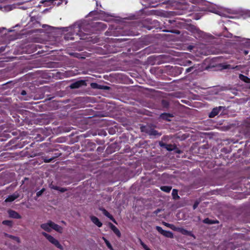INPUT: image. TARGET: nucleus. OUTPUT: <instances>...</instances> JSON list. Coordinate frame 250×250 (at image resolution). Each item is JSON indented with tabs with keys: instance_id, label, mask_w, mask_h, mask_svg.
<instances>
[{
	"instance_id": "obj_38",
	"label": "nucleus",
	"mask_w": 250,
	"mask_h": 250,
	"mask_svg": "<svg viewBox=\"0 0 250 250\" xmlns=\"http://www.w3.org/2000/svg\"><path fill=\"white\" fill-rule=\"evenodd\" d=\"M94 84H96L95 83H92V85L93 86V85Z\"/></svg>"
},
{
	"instance_id": "obj_33",
	"label": "nucleus",
	"mask_w": 250,
	"mask_h": 250,
	"mask_svg": "<svg viewBox=\"0 0 250 250\" xmlns=\"http://www.w3.org/2000/svg\"><path fill=\"white\" fill-rule=\"evenodd\" d=\"M244 53L245 55H247L249 53V52L248 51H244Z\"/></svg>"
},
{
	"instance_id": "obj_32",
	"label": "nucleus",
	"mask_w": 250,
	"mask_h": 250,
	"mask_svg": "<svg viewBox=\"0 0 250 250\" xmlns=\"http://www.w3.org/2000/svg\"><path fill=\"white\" fill-rule=\"evenodd\" d=\"M21 94L22 95H25V94H26V92H25V91L23 90V91H22V92H21Z\"/></svg>"
},
{
	"instance_id": "obj_29",
	"label": "nucleus",
	"mask_w": 250,
	"mask_h": 250,
	"mask_svg": "<svg viewBox=\"0 0 250 250\" xmlns=\"http://www.w3.org/2000/svg\"><path fill=\"white\" fill-rule=\"evenodd\" d=\"M192 69V67H189L186 69V72H189Z\"/></svg>"
},
{
	"instance_id": "obj_17",
	"label": "nucleus",
	"mask_w": 250,
	"mask_h": 250,
	"mask_svg": "<svg viewBox=\"0 0 250 250\" xmlns=\"http://www.w3.org/2000/svg\"><path fill=\"white\" fill-rule=\"evenodd\" d=\"M204 223L206 224H214L215 222L208 218H207L204 220L203 221Z\"/></svg>"
},
{
	"instance_id": "obj_20",
	"label": "nucleus",
	"mask_w": 250,
	"mask_h": 250,
	"mask_svg": "<svg viewBox=\"0 0 250 250\" xmlns=\"http://www.w3.org/2000/svg\"><path fill=\"white\" fill-rule=\"evenodd\" d=\"M141 245L145 250H151L144 243L141 242Z\"/></svg>"
},
{
	"instance_id": "obj_10",
	"label": "nucleus",
	"mask_w": 250,
	"mask_h": 250,
	"mask_svg": "<svg viewBox=\"0 0 250 250\" xmlns=\"http://www.w3.org/2000/svg\"><path fill=\"white\" fill-rule=\"evenodd\" d=\"M178 232L181 233L183 234L184 235H191V232L184 229L183 228H179V229L178 230Z\"/></svg>"
},
{
	"instance_id": "obj_18",
	"label": "nucleus",
	"mask_w": 250,
	"mask_h": 250,
	"mask_svg": "<svg viewBox=\"0 0 250 250\" xmlns=\"http://www.w3.org/2000/svg\"><path fill=\"white\" fill-rule=\"evenodd\" d=\"M6 236H7L8 237L15 240V241H16L17 242L19 243L20 242V239L18 237H15V236H12V235H8V234H6Z\"/></svg>"
},
{
	"instance_id": "obj_36",
	"label": "nucleus",
	"mask_w": 250,
	"mask_h": 250,
	"mask_svg": "<svg viewBox=\"0 0 250 250\" xmlns=\"http://www.w3.org/2000/svg\"><path fill=\"white\" fill-rule=\"evenodd\" d=\"M104 20L106 21H108V20L107 19H104Z\"/></svg>"
},
{
	"instance_id": "obj_11",
	"label": "nucleus",
	"mask_w": 250,
	"mask_h": 250,
	"mask_svg": "<svg viewBox=\"0 0 250 250\" xmlns=\"http://www.w3.org/2000/svg\"><path fill=\"white\" fill-rule=\"evenodd\" d=\"M163 235L168 238H172L173 237V233L169 231L165 230Z\"/></svg>"
},
{
	"instance_id": "obj_12",
	"label": "nucleus",
	"mask_w": 250,
	"mask_h": 250,
	"mask_svg": "<svg viewBox=\"0 0 250 250\" xmlns=\"http://www.w3.org/2000/svg\"><path fill=\"white\" fill-rule=\"evenodd\" d=\"M104 214L108 218H109L110 220H111L114 222H115V220L113 218L112 216L106 210L104 209L103 211Z\"/></svg>"
},
{
	"instance_id": "obj_26",
	"label": "nucleus",
	"mask_w": 250,
	"mask_h": 250,
	"mask_svg": "<svg viewBox=\"0 0 250 250\" xmlns=\"http://www.w3.org/2000/svg\"><path fill=\"white\" fill-rule=\"evenodd\" d=\"M163 224L166 226V227H168V228H170V226L171 225V224H168V223H166V222H163Z\"/></svg>"
},
{
	"instance_id": "obj_37",
	"label": "nucleus",
	"mask_w": 250,
	"mask_h": 250,
	"mask_svg": "<svg viewBox=\"0 0 250 250\" xmlns=\"http://www.w3.org/2000/svg\"><path fill=\"white\" fill-rule=\"evenodd\" d=\"M164 116H165V115H162V117L164 118Z\"/></svg>"
},
{
	"instance_id": "obj_7",
	"label": "nucleus",
	"mask_w": 250,
	"mask_h": 250,
	"mask_svg": "<svg viewBox=\"0 0 250 250\" xmlns=\"http://www.w3.org/2000/svg\"><path fill=\"white\" fill-rule=\"evenodd\" d=\"M208 11H210L211 12L217 14L218 15H219L221 16H225V15L221 12H220L218 9H216L214 7H208Z\"/></svg>"
},
{
	"instance_id": "obj_3",
	"label": "nucleus",
	"mask_w": 250,
	"mask_h": 250,
	"mask_svg": "<svg viewBox=\"0 0 250 250\" xmlns=\"http://www.w3.org/2000/svg\"><path fill=\"white\" fill-rule=\"evenodd\" d=\"M19 193L15 192L12 195L8 196V197L5 200V202H11L19 197Z\"/></svg>"
},
{
	"instance_id": "obj_2",
	"label": "nucleus",
	"mask_w": 250,
	"mask_h": 250,
	"mask_svg": "<svg viewBox=\"0 0 250 250\" xmlns=\"http://www.w3.org/2000/svg\"><path fill=\"white\" fill-rule=\"evenodd\" d=\"M52 224H53V222L48 221V222H47L46 223L42 224L41 225V227L43 230H44L47 232H50L52 230Z\"/></svg>"
},
{
	"instance_id": "obj_9",
	"label": "nucleus",
	"mask_w": 250,
	"mask_h": 250,
	"mask_svg": "<svg viewBox=\"0 0 250 250\" xmlns=\"http://www.w3.org/2000/svg\"><path fill=\"white\" fill-rule=\"evenodd\" d=\"M111 229L118 237L121 236V233L120 230L115 226L112 225L111 226Z\"/></svg>"
},
{
	"instance_id": "obj_34",
	"label": "nucleus",
	"mask_w": 250,
	"mask_h": 250,
	"mask_svg": "<svg viewBox=\"0 0 250 250\" xmlns=\"http://www.w3.org/2000/svg\"><path fill=\"white\" fill-rule=\"evenodd\" d=\"M197 206V204H195L194 206H193V208L195 209L196 207Z\"/></svg>"
},
{
	"instance_id": "obj_14",
	"label": "nucleus",
	"mask_w": 250,
	"mask_h": 250,
	"mask_svg": "<svg viewBox=\"0 0 250 250\" xmlns=\"http://www.w3.org/2000/svg\"><path fill=\"white\" fill-rule=\"evenodd\" d=\"M161 189L166 192H169L171 189V187L169 186H162Z\"/></svg>"
},
{
	"instance_id": "obj_8",
	"label": "nucleus",
	"mask_w": 250,
	"mask_h": 250,
	"mask_svg": "<svg viewBox=\"0 0 250 250\" xmlns=\"http://www.w3.org/2000/svg\"><path fill=\"white\" fill-rule=\"evenodd\" d=\"M54 229L59 233H62L63 229L62 227L53 222L52 229Z\"/></svg>"
},
{
	"instance_id": "obj_6",
	"label": "nucleus",
	"mask_w": 250,
	"mask_h": 250,
	"mask_svg": "<svg viewBox=\"0 0 250 250\" xmlns=\"http://www.w3.org/2000/svg\"><path fill=\"white\" fill-rule=\"evenodd\" d=\"M90 218L92 222L98 227H101L102 226V223L99 221L97 217L95 216H91Z\"/></svg>"
},
{
	"instance_id": "obj_24",
	"label": "nucleus",
	"mask_w": 250,
	"mask_h": 250,
	"mask_svg": "<svg viewBox=\"0 0 250 250\" xmlns=\"http://www.w3.org/2000/svg\"><path fill=\"white\" fill-rule=\"evenodd\" d=\"M180 228H177L173 225L171 224L170 229H172L173 230L177 231H178Z\"/></svg>"
},
{
	"instance_id": "obj_16",
	"label": "nucleus",
	"mask_w": 250,
	"mask_h": 250,
	"mask_svg": "<svg viewBox=\"0 0 250 250\" xmlns=\"http://www.w3.org/2000/svg\"><path fill=\"white\" fill-rule=\"evenodd\" d=\"M172 195L174 199L178 198L179 197L178 195L177 190L176 189H173L172 192Z\"/></svg>"
},
{
	"instance_id": "obj_1",
	"label": "nucleus",
	"mask_w": 250,
	"mask_h": 250,
	"mask_svg": "<svg viewBox=\"0 0 250 250\" xmlns=\"http://www.w3.org/2000/svg\"><path fill=\"white\" fill-rule=\"evenodd\" d=\"M42 234L46 238V239L52 244L54 245L57 248L61 250H62L63 248L62 246L60 244L59 241L55 238L52 235L45 232H42Z\"/></svg>"
},
{
	"instance_id": "obj_4",
	"label": "nucleus",
	"mask_w": 250,
	"mask_h": 250,
	"mask_svg": "<svg viewBox=\"0 0 250 250\" xmlns=\"http://www.w3.org/2000/svg\"><path fill=\"white\" fill-rule=\"evenodd\" d=\"M8 214L10 217L16 218V219H21V216L16 211L10 210L8 211Z\"/></svg>"
},
{
	"instance_id": "obj_27",
	"label": "nucleus",
	"mask_w": 250,
	"mask_h": 250,
	"mask_svg": "<svg viewBox=\"0 0 250 250\" xmlns=\"http://www.w3.org/2000/svg\"><path fill=\"white\" fill-rule=\"evenodd\" d=\"M151 134H153L154 135H158V133L156 131L153 130L152 131Z\"/></svg>"
},
{
	"instance_id": "obj_19",
	"label": "nucleus",
	"mask_w": 250,
	"mask_h": 250,
	"mask_svg": "<svg viewBox=\"0 0 250 250\" xmlns=\"http://www.w3.org/2000/svg\"><path fill=\"white\" fill-rule=\"evenodd\" d=\"M156 229L158 230L159 232L163 235L164 232L165 230L163 229L162 228L159 226H157L156 227Z\"/></svg>"
},
{
	"instance_id": "obj_28",
	"label": "nucleus",
	"mask_w": 250,
	"mask_h": 250,
	"mask_svg": "<svg viewBox=\"0 0 250 250\" xmlns=\"http://www.w3.org/2000/svg\"><path fill=\"white\" fill-rule=\"evenodd\" d=\"M224 68L225 69H227V68H234V67H230V65H226L224 67Z\"/></svg>"
},
{
	"instance_id": "obj_5",
	"label": "nucleus",
	"mask_w": 250,
	"mask_h": 250,
	"mask_svg": "<svg viewBox=\"0 0 250 250\" xmlns=\"http://www.w3.org/2000/svg\"><path fill=\"white\" fill-rule=\"evenodd\" d=\"M222 107L219 106L218 107H216L213 108V109L212 110V111L209 114V117L212 118L215 117L216 115H217L220 112Z\"/></svg>"
},
{
	"instance_id": "obj_35",
	"label": "nucleus",
	"mask_w": 250,
	"mask_h": 250,
	"mask_svg": "<svg viewBox=\"0 0 250 250\" xmlns=\"http://www.w3.org/2000/svg\"><path fill=\"white\" fill-rule=\"evenodd\" d=\"M103 239L104 240V242H105V241H107V240L104 237H103Z\"/></svg>"
},
{
	"instance_id": "obj_31",
	"label": "nucleus",
	"mask_w": 250,
	"mask_h": 250,
	"mask_svg": "<svg viewBox=\"0 0 250 250\" xmlns=\"http://www.w3.org/2000/svg\"><path fill=\"white\" fill-rule=\"evenodd\" d=\"M50 188H53V189H59V188L57 187H55V186H50Z\"/></svg>"
},
{
	"instance_id": "obj_21",
	"label": "nucleus",
	"mask_w": 250,
	"mask_h": 250,
	"mask_svg": "<svg viewBox=\"0 0 250 250\" xmlns=\"http://www.w3.org/2000/svg\"><path fill=\"white\" fill-rule=\"evenodd\" d=\"M79 86H80L79 83H73L71 85V88H75L79 87Z\"/></svg>"
},
{
	"instance_id": "obj_22",
	"label": "nucleus",
	"mask_w": 250,
	"mask_h": 250,
	"mask_svg": "<svg viewBox=\"0 0 250 250\" xmlns=\"http://www.w3.org/2000/svg\"><path fill=\"white\" fill-rule=\"evenodd\" d=\"M105 244L107 246V247L109 249H110L111 250H113V248L111 246V245L110 244V243H109V242L107 240V241H105Z\"/></svg>"
},
{
	"instance_id": "obj_15",
	"label": "nucleus",
	"mask_w": 250,
	"mask_h": 250,
	"mask_svg": "<svg viewBox=\"0 0 250 250\" xmlns=\"http://www.w3.org/2000/svg\"><path fill=\"white\" fill-rule=\"evenodd\" d=\"M2 224L5 225H7L9 227H11L13 224V222L10 220H5L2 222Z\"/></svg>"
},
{
	"instance_id": "obj_13",
	"label": "nucleus",
	"mask_w": 250,
	"mask_h": 250,
	"mask_svg": "<svg viewBox=\"0 0 250 250\" xmlns=\"http://www.w3.org/2000/svg\"><path fill=\"white\" fill-rule=\"evenodd\" d=\"M239 78L246 83H249L250 82V79L248 78L247 77L244 76L243 75L240 74Z\"/></svg>"
},
{
	"instance_id": "obj_25",
	"label": "nucleus",
	"mask_w": 250,
	"mask_h": 250,
	"mask_svg": "<svg viewBox=\"0 0 250 250\" xmlns=\"http://www.w3.org/2000/svg\"><path fill=\"white\" fill-rule=\"evenodd\" d=\"M162 146H164V145H161ZM166 146V148L168 150H171L173 149V146H169V145H165Z\"/></svg>"
},
{
	"instance_id": "obj_30",
	"label": "nucleus",
	"mask_w": 250,
	"mask_h": 250,
	"mask_svg": "<svg viewBox=\"0 0 250 250\" xmlns=\"http://www.w3.org/2000/svg\"><path fill=\"white\" fill-rule=\"evenodd\" d=\"M58 190H60L61 192H64V191H65V189H64V188H59V189Z\"/></svg>"
},
{
	"instance_id": "obj_23",
	"label": "nucleus",
	"mask_w": 250,
	"mask_h": 250,
	"mask_svg": "<svg viewBox=\"0 0 250 250\" xmlns=\"http://www.w3.org/2000/svg\"><path fill=\"white\" fill-rule=\"evenodd\" d=\"M44 190H45V189L44 188H42L41 190L38 191L37 192V197L40 196L42 194V193L44 192Z\"/></svg>"
}]
</instances>
